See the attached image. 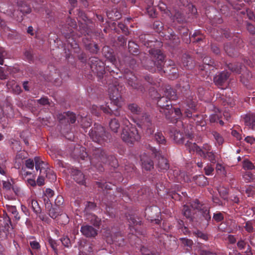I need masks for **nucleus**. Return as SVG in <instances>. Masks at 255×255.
<instances>
[{
    "mask_svg": "<svg viewBox=\"0 0 255 255\" xmlns=\"http://www.w3.org/2000/svg\"><path fill=\"white\" fill-rule=\"evenodd\" d=\"M34 160L36 170L37 171L39 170L40 173H41L42 170L43 169V165L44 164V162L38 157H35L34 158Z\"/></svg>",
    "mask_w": 255,
    "mask_h": 255,
    "instance_id": "25",
    "label": "nucleus"
},
{
    "mask_svg": "<svg viewBox=\"0 0 255 255\" xmlns=\"http://www.w3.org/2000/svg\"><path fill=\"white\" fill-rule=\"evenodd\" d=\"M159 170L162 171H167L169 168V164L166 158L161 157L158 159L157 164Z\"/></svg>",
    "mask_w": 255,
    "mask_h": 255,
    "instance_id": "19",
    "label": "nucleus"
},
{
    "mask_svg": "<svg viewBox=\"0 0 255 255\" xmlns=\"http://www.w3.org/2000/svg\"><path fill=\"white\" fill-rule=\"evenodd\" d=\"M245 125L253 129H255V116L253 114L247 115L245 117Z\"/></svg>",
    "mask_w": 255,
    "mask_h": 255,
    "instance_id": "18",
    "label": "nucleus"
},
{
    "mask_svg": "<svg viewBox=\"0 0 255 255\" xmlns=\"http://www.w3.org/2000/svg\"><path fill=\"white\" fill-rule=\"evenodd\" d=\"M128 109L134 114L138 115L140 112V108L137 105L132 104L128 106Z\"/></svg>",
    "mask_w": 255,
    "mask_h": 255,
    "instance_id": "36",
    "label": "nucleus"
},
{
    "mask_svg": "<svg viewBox=\"0 0 255 255\" xmlns=\"http://www.w3.org/2000/svg\"><path fill=\"white\" fill-rule=\"evenodd\" d=\"M38 103L42 105L49 104L48 99L46 98H42L37 100Z\"/></svg>",
    "mask_w": 255,
    "mask_h": 255,
    "instance_id": "59",
    "label": "nucleus"
},
{
    "mask_svg": "<svg viewBox=\"0 0 255 255\" xmlns=\"http://www.w3.org/2000/svg\"><path fill=\"white\" fill-rule=\"evenodd\" d=\"M5 55V52L2 47H0V64H3V59Z\"/></svg>",
    "mask_w": 255,
    "mask_h": 255,
    "instance_id": "50",
    "label": "nucleus"
},
{
    "mask_svg": "<svg viewBox=\"0 0 255 255\" xmlns=\"http://www.w3.org/2000/svg\"><path fill=\"white\" fill-rule=\"evenodd\" d=\"M166 98H160L157 102V105L160 107V112L163 113L166 118L170 119L171 118V115L173 114V109L172 108L171 104L167 103L166 105L163 104Z\"/></svg>",
    "mask_w": 255,
    "mask_h": 255,
    "instance_id": "7",
    "label": "nucleus"
},
{
    "mask_svg": "<svg viewBox=\"0 0 255 255\" xmlns=\"http://www.w3.org/2000/svg\"><path fill=\"white\" fill-rule=\"evenodd\" d=\"M200 255H216V254L209 251H201Z\"/></svg>",
    "mask_w": 255,
    "mask_h": 255,
    "instance_id": "64",
    "label": "nucleus"
},
{
    "mask_svg": "<svg viewBox=\"0 0 255 255\" xmlns=\"http://www.w3.org/2000/svg\"><path fill=\"white\" fill-rule=\"evenodd\" d=\"M93 157L90 158L91 163L97 166L99 162L105 164H109L112 167L116 168L118 166L117 160L113 156H107V155L100 147H95L93 151Z\"/></svg>",
    "mask_w": 255,
    "mask_h": 255,
    "instance_id": "2",
    "label": "nucleus"
},
{
    "mask_svg": "<svg viewBox=\"0 0 255 255\" xmlns=\"http://www.w3.org/2000/svg\"><path fill=\"white\" fill-rule=\"evenodd\" d=\"M25 165L27 168L32 169L34 167L33 160L31 159H28L25 161Z\"/></svg>",
    "mask_w": 255,
    "mask_h": 255,
    "instance_id": "49",
    "label": "nucleus"
},
{
    "mask_svg": "<svg viewBox=\"0 0 255 255\" xmlns=\"http://www.w3.org/2000/svg\"><path fill=\"white\" fill-rule=\"evenodd\" d=\"M48 242L53 250L56 251L57 250V244L56 241L51 238H49Z\"/></svg>",
    "mask_w": 255,
    "mask_h": 255,
    "instance_id": "53",
    "label": "nucleus"
},
{
    "mask_svg": "<svg viewBox=\"0 0 255 255\" xmlns=\"http://www.w3.org/2000/svg\"><path fill=\"white\" fill-rule=\"evenodd\" d=\"M252 77L251 73L248 70H246L241 76V80L244 83L246 84V82L250 79Z\"/></svg>",
    "mask_w": 255,
    "mask_h": 255,
    "instance_id": "30",
    "label": "nucleus"
},
{
    "mask_svg": "<svg viewBox=\"0 0 255 255\" xmlns=\"http://www.w3.org/2000/svg\"><path fill=\"white\" fill-rule=\"evenodd\" d=\"M165 97H163L161 98H166V100L164 102H166L168 103L167 99H168L170 100H175L177 97L175 92L171 88H167L165 91Z\"/></svg>",
    "mask_w": 255,
    "mask_h": 255,
    "instance_id": "21",
    "label": "nucleus"
},
{
    "mask_svg": "<svg viewBox=\"0 0 255 255\" xmlns=\"http://www.w3.org/2000/svg\"><path fill=\"white\" fill-rule=\"evenodd\" d=\"M153 210H154L155 211H158V209L157 207H156V206L150 207L149 208H147L145 209L146 215H149L150 212Z\"/></svg>",
    "mask_w": 255,
    "mask_h": 255,
    "instance_id": "61",
    "label": "nucleus"
},
{
    "mask_svg": "<svg viewBox=\"0 0 255 255\" xmlns=\"http://www.w3.org/2000/svg\"><path fill=\"white\" fill-rule=\"evenodd\" d=\"M137 125L141 128L146 129V133L148 134H151L154 131V128L152 127L150 119L148 115L144 114L140 119Z\"/></svg>",
    "mask_w": 255,
    "mask_h": 255,
    "instance_id": "6",
    "label": "nucleus"
},
{
    "mask_svg": "<svg viewBox=\"0 0 255 255\" xmlns=\"http://www.w3.org/2000/svg\"><path fill=\"white\" fill-rule=\"evenodd\" d=\"M110 97L112 102L118 107L122 106L121 97L119 93V91L116 87L109 89Z\"/></svg>",
    "mask_w": 255,
    "mask_h": 255,
    "instance_id": "11",
    "label": "nucleus"
},
{
    "mask_svg": "<svg viewBox=\"0 0 255 255\" xmlns=\"http://www.w3.org/2000/svg\"><path fill=\"white\" fill-rule=\"evenodd\" d=\"M221 118V113L218 109H217V111H215V114H213L210 116V122L211 123H215L219 120Z\"/></svg>",
    "mask_w": 255,
    "mask_h": 255,
    "instance_id": "29",
    "label": "nucleus"
},
{
    "mask_svg": "<svg viewBox=\"0 0 255 255\" xmlns=\"http://www.w3.org/2000/svg\"><path fill=\"white\" fill-rule=\"evenodd\" d=\"M149 52L151 55V58L154 59L155 61H151V66L145 65L148 69H150L152 67V65L156 66L157 68L160 69L163 63L164 60V56L159 49H151L149 50Z\"/></svg>",
    "mask_w": 255,
    "mask_h": 255,
    "instance_id": "5",
    "label": "nucleus"
},
{
    "mask_svg": "<svg viewBox=\"0 0 255 255\" xmlns=\"http://www.w3.org/2000/svg\"><path fill=\"white\" fill-rule=\"evenodd\" d=\"M98 186L99 187H101L102 189H112V187L111 186L109 185L108 183H98Z\"/></svg>",
    "mask_w": 255,
    "mask_h": 255,
    "instance_id": "55",
    "label": "nucleus"
},
{
    "mask_svg": "<svg viewBox=\"0 0 255 255\" xmlns=\"http://www.w3.org/2000/svg\"><path fill=\"white\" fill-rule=\"evenodd\" d=\"M28 207H30L33 212L40 218L42 220H44V218L40 215L41 208L37 201L33 199H29L28 200Z\"/></svg>",
    "mask_w": 255,
    "mask_h": 255,
    "instance_id": "13",
    "label": "nucleus"
},
{
    "mask_svg": "<svg viewBox=\"0 0 255 255\" xmlns=\"http://www.w3.org/2000/svg\"><path fill=\"white\" fill-rule=\"evenodd\" d=\"M183 214L184 216H185L187 218H189L191 217V211L188 206H187L186 205H184L183 206Z\"/></svg>",
    "mask_w": 255,
    "mask_h": 255,
    "instance_id": "42",
    "label": "nucleus"
},
{
    "mask_svg": "<svg viewBox=\"0 0 255 255\" xmlns=\"http://www.w3.org/2000/svg\"><path fill=\"white\" fill-rule=\"evenodd\" d=\"M213 135L219 145H221L223 143L224 139L219 133L213 131Z\"/></svg>",
    "mask_w": 255,
    "mask_h": 255,
    "instance_id": "38",
    "label": "nucleus"
},
{
    "mask_svg": "<svg viewBox=\"0 0 255 255\" xmlns=\"http://www.w3.org/2000/svg\"><path fill=\"white\" fill-rule=\"evenodd\" d=\"M64 200L63 197L61 196H58L55 199V204L56 206L58 207L60 205H62L63 203Z\"/></svg>",
    "mask_w": 255,
    "mask_h": 255,
    "instance_id": "52",
    "label": "nucleus"
},
{
    "mask_svg": "<svg viewBox=\"0 0 255 255\" xmlns=\"http://www.w3.org/2000/svg\"><path fill=\"white\" fill-rule=\"evenodd\" d=\"M185 145L190 152H196L200 156L211 163H214L216 162V153L212 150V146L210 144L205 143L200 147L195 142L187 141Z\"/></svg>",
    "mask_w": 255,
    "mask_h": 255,
    "instance_id": "1",
    "label": "nucleus"
},
{
    "mask_svg": "<svg viewBox=\"0 0 255 255\" xmlns=\"http://www.w3.org/2000/svg\"><path fill=\"white\" fill-rule=\"evenodd\" d=\"M70 172L73 179L77 183L82 185L84 184L85 182V176L80 170L76 168H72L70 169Z\"/></svg>",
    "mask_w": 255,
    "mask_h": 255,
    "instance_id": "12",
    "label": "nucleus"
},
{
    "mask_svg": "<svg viewBox=\"0 0 255 255\" xmlns=\"http://www.w3.org/2000/svg\"><path fill=\"white\" fill-rule=\"evenodd\" d=\"M124 128L121 137L123 140L128 143H133L138 141L140 136L136 128L132 126L127 119L123 121Z\"/></svg>",
    "mask_w": 255,
    "mask_h": 255,
    "instance_id": "3",
    "label": "nucleus"
},
{
    "mask_svg": "<svg viewBox=\"0 0 255 255\" xmlns=\"http://www.w3.org/2000/svg\"><path fill=\"white\" fill-rule=\"evenodd\" d=\"M158 7L161 11H164V13H166L172 19H176L178 21H180L181 14L179 12H175V13H173L174 11H171L170 10L167 9L166 5L162 2L158 4Z\"/></svg>",
    "mask_w": 255,
    "mask_h": 255,
    "instance_id": "9",
    "label": "nucleus"
},
{
    "mask_svg": "<svg viewBox=\"0 0 255 255\" xmlns=\"http://www.w3.org/2000/svg\"><path fill=\"white\" fill-rule=\"evenodd\" d=\"M216 170L219 174L225 175L226 171L225 167L220 163H217L216 167Z\"/></svg>",
    "mask_w": 255,
    "mask_h": 255,
    "instance_id": "40",
    "label": "nucleus"
},
{
    "mask_svg": "<svg viewBox=\"0 0 255 255\" xmlns=\"http://www.w3.org/2000/svg\"><path fill=\"white\" fill-rule=\"evenodd\" d=\"M62 244L66 247H69L70 246V239L67 237H64L61 239Z\"/></svg>",
    "mask_w": 255,
    "mask_h": 255,
    "instance_id": "48",
    "label": "nucleus"
},
{
    "mask_svg": "<svg viewBox=\"0 0 255 255\" xmlns=\"http://www.w3.org/2000/svg\"><path fill=\"white\" fill-rule=\"evenodd\" d=\"M120 127V125L118 121L115 118L112 119L109 123V127L111 130L114 132H118Z\"/></svg>",
    "mask_w": 255,
    "mask_h": 255,
    "instance_id": "23",
    "label": "nucleus"
},
{
    "mask_svg": "<svg viewBox=\"0 0 255 255\" xmlns=\"http://www.w3.org/2000/svg\"><path fill=\"white\" fill-rule=\"evenodd\" d=\"M129 74L127 73L125 75L126 78L128 80V84L134 89L140 90L142 91V86L140 80H138L136 76L133 75L132 73Z\"/></svg>",
    "mask_w": 255,
    "mask_h": 255,
    "instance_id": "10",
    "label": "nucleus"
},
{
    "mask_svg": "<svg viewBox=\"0 0 255 255\" xmlns=\"http://www.w3.org/2000/svg\"><path fill=\"white\" fill-rule=\"evenodd\" d=\"M80 231L83 235L87 237H94L97 234V231L94 228L88 225L82 226Z\"/></svg>",
    "mask_w": 255,
    "mask_h": 255,
    "instance_id": "14",
    "label": "nucleus"
},
{
    "mask_svg": "<svg viewBox=\"0 0 255 255\" xmlns=\"http://www.w3.org/2000/svg\"><path fill=\"white\" fill-rule=\"evenodd\" d=\"M244 180L246 182H253L255 181V175L250 172H247L243 176Z\"/></svg>",
    "mask_w": 255,
    "mask_h": 255,
    "instance_id": "34",
    "label": "nucleus"
},
{
    "mask_svg": "<svg viewBox=\"0 0 255 255\" xmlns=\"http://www.w3.org/2000/svg\"><path fill=\"white\" fill-rule=\"evenodd\" d=\"M153 3L152 0H150L146 8V11L150 17H155L156 16L155 11L152 6Z\"/></svg>",
    "mask_w": 255,
    "mask_h": 255,
    "instance_id": "27",
    "label": "nucleus"
},
{
    "mask_svg": "<svg viewBox=\"0 0 255 255\" xmlns=\"http://www.w3.org/2000/svg\"><path fill=\"white\" fill-rule=\"evenodd\" d=\"M243 166V168L247 170H251L254 168V165L253 164L248 160H245L244 161Z\"/></svg>",
    "mask_w": 255,
    "mask_h": 255,
    "instance_id": "39",
    "label": "nucleus"
},
{
    "mask_svg": "<svg viewBox=\"0 0 255 255\" xmlns=\"http://www.w3.org/2000/svg\"><path fill=\"white\" fill-rule=\"evenodd\" d=\"M44 183V179L42 176H39L37 179V184L39 186L43 185Z\"/></svg>",
    "mask_w": 255,
    "mask_h": 255,
    "instance_id": "63",
    "label": "nucleus"
},
{
    "mask_svg": "<svg viewBox=\"0 0 255 255\" xmlns=\"http://www.w3.org/2000/svg\"><path fill=\"white\" fill-rule=\"evenodd\" d=\"M196 184L199 186H205L207 184V179L203 175H200L196 178Z\"/></svg>",
    "mask_w": 255,
    "mask_h": 255,
    "instance_id": "31",
    "label": "nucleus"
},
{
    "mask_svg": "<svg viewBox=\"0 0 255 255\" xmlns=\"http://www.w3.org/2000/svg\"><path fill=\"white\" fill-rule=\"evenodd\" d=\"M246 245V242L242 240L239 241L237 243V246L238 248L240 250L244 249Z\"/></svg>",
    "mask_w": 255,
    "mask_h": 255,
    "instance_id": "57",
    "label": "nucleus"
},
{
    "mask_svg": "<svg viewBox=\"0 0 255 255\" xmlns=\"http://www.w3.org/2000/svg\"><path fill=\"white\" fill-rule=\"evenodd\" d=\"M218 190L222 198L224 200H226L227 199V195L228 193L227 189L224 187H219L218 189Z\"/></svg>",
    "mask_w": 255,
    "mask_h": 255,
    "instance_id": "35",
    "label": "nucleus"
},
{
    "mask_svg": "<svg viewBox=\"0 0 255 255\" xmlns=\"http://www.w3.org/2000/svg\"><path fill=\"white\" fill-rule=\"evenodd\" d=\"M204 170L206 175H210L214 171V168L211 165L207 164L204 168Z\"/></svg>",
    "mask_w": 255,
    "mask_h": 255,
    "instance_id": "47",
    "label": "nucleus"
},
{
    "mask_svg": "<svg viewBox=\"0 0 255 255\" xmlns=\"http://www.w3.org/2000/svg\"><path fill=\"white\" fill-rule=\"evenodd\" d=\"M140 158L142 167L143 169L146 170H150L153 168V163L152 161L146 154L142 155Z\"/></svg>",
    "mask_w": 255,
    "mask_h": 255,
    "instance_id": "16",
    "label": "nucleus"
},
{
    "mask_svg": "<svg viewBox=\"0 0 255 255\" xmlns=\"http://www.w3.org/2000/svg\"><path fill=\"white\" fill-rule=\"evenodd\" d=\"M6 208L8 212L11 213L14 218L18 220L20 219V217L18 215V213L16 210L15 206L11 205H6Z\"/></svg>",
    "mask_w": 255,
    "mask_h": 255,
    "instance_id": "26",
    "label": "nucleus"
},
{
    "mask_svg": "<svg viewBox=\"0 0 255 255\" xmlns=\"http://www.w3.org/2000/svg\"><path fill=\"white\" fill-rule=\"evenodd\" d=\"M11 187V184L6 181L3 182V187L7 191H8L10 190Z\"/></svg>",
    "mask_w": 255,
    "mask_h": 255,
    "instance_id": "60",
    "label": "nucleus"
},
{
    "mask_svg": "<svg viewBox=\"0 0 255 255\" xmlns=\"http://www.w3.org/2000/svg\"><path fill=\"white\" fill-rule=\"evenodd\" d=\"M200 210L201 211L202 215L205 220H209L211 219V216L209 214V209L208 207L203 206L202 208H201V209H200Z\"/></svg>",
    "mask_w": 255,
    "mask_h": 255,
    "instance_id": "32",
    "label": "nucleus"
},
{
    "mask_svg": "<svg viewBox=\"0 0 255 255\" xmlns=\"http://www.w3.org/2000/svg\"><path fill=\"white\" fill-rule=\"evenodd\" d=\"M12 83H13V84H12V91L16 94H19L20 93L21 90L20 87L17 85L15 82H12Z\"/></svg>",
    "mask_w": 255,
    "mask_h": 255,
    "instance_id": "46",
    "label": "nucleus"
},
{
    "mask_svg": "<svg viewBox=\"0 0 255 255\" xmlns=\"http://www.w3.org/2000/svg\"><path fill=\"white\" fill-rule=\"evenodd\" d=\"M46 172V176L48 178L51 182H53L55 181L56 179V176L55 174L50 170H45Z\"/></svg>",
    "mask_w": 255,
    "mask_h": 255,
    "instance_id": "37",
    "label": "nucleus"
},
{
    "mask_svg": "<svg viewBox=\"0 0 255 255\" xmlns=\"http://www.w3.org/2000/svg\"><path fill=\"white\" fill-rule=\"evenodd\" d=\"M229 77V73L228 72L223 71L214 77V81L216 85L220 86L226 82Z\"/></svg>",
    "mask_w": 255,
    "mask_h": 255,
    "instance_id": "15",
    "label": "nucleus"
},
{
    "mask_svg": "<svg viewBox=\"0 0 255 255\" xmlns=\"http://www.w3.org/2000/svg\"><path fill=\"white\" fill-rule=\"evenodd\" d=\"M245 140L251 144H252L255 142V138L253 136H248L245 138Z\"/></svg>",
    "mask_w": 255,
    "mask_h": 255,
    "instance_id": "56",
    "label": "nucleus"
},
{
    "mask_svg": "<svg viewBox=\"0 0 255 255\" xmlns=\"http://www.w3.org/2000/svg\"><path fill=\"white\" fill-rule=\"evenodd\" d=\"M190 206L193 209L197 210L201 209V207H202V205L200 204L199 201L197 199L193 201L191 203Z\"/></svg>",
    "mask_w": 255,
    "mask_h": 255,
    "instance_id": "43",
    "label": "nucleus"
},
{
    "mask_svg": "<svg viewBox=\"0 0 255 255\" xmlns=\"http://www.w3.org/2000/svg\"><path fill=\"white\" fill-rule=\"evenodd\" d=\"M213 218L216 222H220L224 218L223 214L219 212L214 213Z\"/></svg>",
    "mask_w": 255,
    "mask_h": 255,
    "instance_id": "44",
    "label": "nucleus"
},
{
    "mask_svg": "<svg viewBox=\"0 0 255 255\" xmlns=\"http://www.w3.org/2000/svg\"><path fill=\"white\" fill-rule=\"evenodd\" d=\"M7 78V74L4 72L3 68L0 67V79L1 80L6 79Z\"/></svg>",
    "mask_w": 255,
    "mask_h": 255,
    "instance_id": "58",
    "label": "nucleus"
},
{
    "mask_svg": "<svg viewBox=\"0 0 255 255\" xmlns=\"http://www.w3.org/2000/svg\"><path fill=\"white\" fill-rule=\"evenodd\" d=\"M229 68L233 72H235L237 73H241L242 72V68L240 65H234L230 64L229 65Z\"/></svg>",
    "mask_w": 255,
    "mask_h": 255,
    "instance_id": "33",
    "label": "nucleus"
},
{
    "mask_svg": "<svg viewBox=\"0 0 255 255\" xmlns=\"http://www.w3.org/2000/svg\"><path fill=\"white\" fill-rule=\"evenodd\" d=\"M171 136L174 141L178 143H181L183 141V136L180 131L175 130L174 131L171 132Z\"/></svg>",
    "mask_w": 255,
    "mask_h": 255,
    "instance_id": "22",
    "label": "nucleus"
},
{
    "mask_svg": "<svg viewBox=\"0 0 255 255\" xmlns=\"http://www.w3.org/2000/svg\"><path fill=\"white\" fill-rule=\"evenodd\" d=\"M247 29L251 33V34H255V27L251 24L249 23L247 24Z\"/></svg>",
    "mask_w": 255,
    "mask_h": 255,
    "instance_id": "62",
    "label": "nucleus"
},
{
    "mask_svg": "<svg viewBox=\"0 0 255 255\" xmlns=\"http://www.w3.org/2000/svg\"><path fill=\"white\" fill-rule=\"evenodd\" d=\"M154 139L156 141V142L159 144H165L166 142V140L162 134V133L160 132H157L154 134Z\"/></svg>",
    "mask_w": 255,
    "mask_h": 255,
    "instance_id": "28",
    "label": "nucleus"
},
{
    "mask_svg": "<svg viewBox=\"0 0 255 255\" xmlns=\"http://www.w3.org/2000/svg\"><path fill=\"white\" fill-rule=\"evenodd\" d=\"M182 243L187 247H191L193 245V242L191 240L186 238H180Z\"/></svg>",
    "mask_w": 255,
    "mask_h": 255,
    "instance_id": "45",
    "label": "nucleus"
},
{
    "mask_svg": "<svg viewBox=\"0 0 255 255\" xmlns=\"http://www.w3.org/2000/svg\"><path fill=\"white\" fill-rule=\"evenodd\" d=\"M187 108L185 109L184 113L186 116L188 117H191L192 113L195 109V102L194 101H187Z\"/></svg>",
    "mask_w": 255,
    "mask_h": 255,
    "instance_id": "20",
    "label": "nucleus"
},
{
    "mask_svg": "<svg viewBox=\"0 0 255 255\" xmlns=\"http://www.w3.org/2000/svg\"><path fill=\"white\" fill-rule=\"evenodd\" d=\"M61 213L59 207L56 206L55 207H51L49 210V216L53 219L56 218Z\"/></svg>",
    "mask_w": 255,
    "mask_h": 255,
    "instance_id": "24",
    "label": "nucleus"
},
{
    "mask_svg": "<svg viewBox=\"0 0 255 255\" xmlns=\"http://www.w3.org/2000/svg\"><path fill=\"white\" fill-rule=\"evenodd\" d=\"M246 230L249 233L253 232V227L252 223L250 221H248L245 227Z\"/></svg>",
    "mask_w": 255,
    "mask_h": 255,
    "instance_id": "51",
    "label": "nucleus"
},
{
    "mask_svg": "<svg viewBox=\"0 0 255 255\" xmlns=\"http://www.w3.org/2000/svg\"><path fill=\"white\" fill-rule=\"evenodd\" d=\"M30 12V8L25 5L23 7L22 5L20 6L18 9L16 10L11 11V9H9V11L7 10L6 12L7 14H10L18 21H20L22 20V16L24 13H29Z\"/></svg>",
    "mask_w": 255,
    "mask_h": 255,
    "instance_id": "8",
    "label": "nucleus"
},
{
    "mask_svg": "<svg viewBox=\"0 0 255 255\" xmlns=\"http://www.w3.org/2000/svg\"><path fill=\"white\" fill-rule=\"evenodd\" d=\"M89 134L94 142L101 145L104 144L107 140V136L105 134V129L101 126L97 127L96 130H91Z\"/></svg>",
    "mask_w": 255,
    "mask_h": 255,
    "instance_id": "4",
    "label": "nucleus"
},
{
    "mask_svg": "<svg viewBox=\"0 0 255 255\" xmlns=\"http://www.w3.org/2000/svg\"><path fill=\"white\" fill-rule=\"evenodd\" d=\"M231 134L233 136L236 137L238 140H241L242 139V136L240 133L237 131V130L234 129L232 130L231 132Z\"/></svg>",
    "mask_w": 255,
    "mask_h": 255,
    "instance_id": "54",
    "label": "nucleus"
},
{
    "mask_svg": "<svg viewBox=\"0 0 255 255\" xmlns=\"http://www.w3.org/2000/svg\"><path fill=\"white\" fill-rule=\"evenodd\" d=\"M194 234L198 238H200L204 241H207L208 240V237L206 234L202 233L200 231H196L194 232Z\"/></svg>",
    "mask_w": 255,
    "mask_h": 255,
    "instance_id": "41",
    "label": "nucleus"
},
{
    "mask_svg": "<svg viewBox=\"0 0 255 255\" xmlns=\"http://www.w3.org/2000/svg\"><path fill=\"white\" fill-rule=\"evenodd\" d=\"M58 118L60 121L65 120L71 124L74 123L76 120L75 115L70 112L64 113L63 114H59Z\"/></svg>",
    "mask_w": 255,
    "mask_h": 255,
    "instance_id": "17",
    "label": "nucleus"
}]
</instances>
